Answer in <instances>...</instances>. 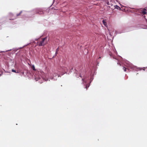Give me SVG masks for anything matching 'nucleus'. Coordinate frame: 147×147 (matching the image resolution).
Wrapping results in <instances>:
<instances>
[{"label": "nucleus", "mask_w": 147, "mask_h": 147, "mask_svg": "<svg viewBox=\"0 0 147 147\" xmlns=\"http://www.w3.org/2000/svg\"><path fill=\"white\" fill-rule=\"evenodd\" d=\"M41 77L45 81H47L48 80L47 75L45 74L43 71H37L35 74V80L37 81L40 79Z\"/></svg>", "instance_id": "f257e3e1"}, {"label": "nucleus", "mask_w": 147, "mask_h": 147, "mask_svg": "<svg viewBox=\"0 0 147 147\" xmlns=\"http://www.w3.org/2000/svg\"><path fill=\"white\" fill-rule=\"evenodd\" d=\"M47 37H45V38H40L38 39L37 40H38L37 42V45L40 46L45 45L47 42Z\"/></svg>", "instance_id": "f03ea898"}, {"label": "nucleus", "mask_w": 147, "mask_h": 147, "mask_svg": "<svg viewBox=\"0 0 147 147\" xmlns=\"http://www.w3.org/2000/svg\"><path fill=\"white\" fill-rule=\"evenodd\" d=\"M57 69H59L60 71H67V69L65 67H62L61 66L59 65L57 67Z\"/></svg>", "instance_id": "7ed1b4c3"}, {"label": "nucleus", "mask_w": 147, "mask_h": 147, "mask_svg": "<svg viewBox=\"0 0 147 147\" xmlns=\"http://www.w3.org/2000/svg\"><path fill=\"white\" fill-rule=\"evenodd\" d=\"M106 3L109 5V7H110L113 6V4L111 2H109L108 1H106Z\"/></svg>", "instance_id": "20e7f679"}, {"label": "nucleus", "mask_w": 147, "mask_h": 147, "mask_svg": "<svg viewBox=\"0 0 147 147\" xmlns=\"http://www.w3.org/2000/svg\"><path fill=\"white\" fill-rule=\"evenodd\" d=\"M28 65H30L32 69L33 70H34V71H36V69H35V68L34 67V65H32L30 64L29 63H28Z\"/></svg>", "instance_id": "39448f33"}, {"label": "nucleus", "mask_w": 147, "mask_h": 147, "mask_svg": "<svg viewBox=\"0 0 147 147\" xmlns=\"http://www.w3.org/2000/svg\"><path fill=\"white\" fill-rule=\"evenodd\" d=\"M102 22H103V24H104V25L106 27H107V23L106 22V20H103V21H102Z\"/></svg>", "instance_id": "423d86ee"}, {"label": "nucleus", "mask_w": 147, "mask_h": 147, "mask_svg": "<svg viewBox=\"0 0 147 147\" xmlns=\"http://www.w3.org/2000/svg\"><path fill=\"white\" fill-rule=\"evenodd\" d=\"M142 13L143 15L146 14V10L144 9L143 10H142Z\"/></svg>", "instance_id": "0eeeda50"}, {"label": "nucleus", "mask_w": 147, "mask_h": 147, "mask_svg": "<svg viewBox=\"0 0 147 147\" xmlns=\"http://www.w3.org/2000/svg\"><path fill=\"white\" fill-rule=\"evenodd\" d=\"M23 12H24V11H21V12H20L19 13L17 14V16H20L21 14Z\"/></svg>", "instance_id": "6e6552de"}, {"label": "nucleus", "mask_w": 147, "mask_h": 147, "mask_svg": "<svg viewBox=\"0 0 147 147\" xmlns=\"http://www.w3.org/2000/svg\"><path fill=\"white\" fill-rule=\"evenodd\" d=\"M38 13L40 14H43V11H40Z\"/></svg>", "instance_id": "1a4fd4ad"}, {"label": "nucleus", "mask_w": 147, "mask_h": 147, "mask_svg": "<svg viewBox=\"0 0 147 147\" xmlns=\"http://www.w3.org/2000/svg\"><path fill=\"white\" fill-rule=\"evenodd\" d=\"M89 85L88 84H87L86 85L85 88H86V89H87V88L89 87Z\"/></svg>", "instance_id": "9d476101"}, {"label": "nucleus", "mask_w": 147, "mask_h": 147, "mask_svg": "<svg viewBox=\"0 0 147 147\" xmlns=\"http://www.w3.org/2000/svg\"><path fill=\"white\" fill-rule=\"evenodd\" d=\"M123 70H124L125 71H126L127 69L125 67H123Z\"/></svg>", "instance_id": "9b49d317"}, {"label": "nucleus", "mask_w": 147, "mask_h": 147, "mask_svg": "<svg viewBox=\"0 0 147 147\" xmlns=\"http://www.w3.org/2000/svg\"><path fill=\"white\" fill-rule=\"evenodd\" d=\"M12 72H15V73H16V71L14 70L13 69H12Z\"/></svg>", "instance_id": "f8f14e48"}, {"label": "nucleus", "mask_w": 147, "mask_h": 147, "mask_svg": "<svg viewBox=\"0 0 147 147\" xmlns=\"http://www.w3.org/2000/svg\"><path fill=\"white\" fill-rule=\"evenodd\" d=\"M116 7H115V8H116L118 9V8H120L117 5H116Z\"/></svg>", "instance_id": "ddd939ff"}, {"label": "nucleus", "mask_w": 147, "mask_h": 147, "mask_svg": "<svg viewBox=\"0 0 147 147\" xmlns=\"http://www.w3.org/2000/svg\"><path fill=\"white\" fill-rule=\"evenodd\" d=\"M118 64H119V65H120V66L121 65V64L119 63L118 62Z\"/></svg>", "instance_id": "4468645a"}, {"label": "nucleus", "mask_w": 147, "mask_h": 147, "mask_svg": "<svg viewBox=\"0 0 147 147\" xmlns=\"http://www.w3.org/2000/svg\"><path fill=\"white\" fill-rule=\"evenodd\" d=\"M58 48H57V49H56V52H57V51H58Z\"/></svg>", "instance_id": "2eb2a0df"}, {"label": "nucleus", "mask_w": 147, "mask_h": 147, "mask_svg": "<svg viewBox=\"0 0 147 147\" xmlns=\"http://www.w3.org/2000/svg\"><path fill=\"white\" fill-rule=\"evenodd\" d=\"M26 73H28V71H26Z\"/></svg>", "instance_id": "dca6fc26"}, {"label": "nucleus", "mask_w": 147, "mask_h": 147, "mask_svg": "<svg viewBox=\"0 0 147 147\" xmlns=\"http://www.w3.org/2000/svg\"><path fill=\"white\" fill-rule=\"evenodd\" d=\"M144 69H144H144H143V70H144Z\"/></svg>", "instance_id": "f3484780"}, {"label": "nucleus", "mask_w": 147, "mask_h": 147, "mask_svg": "<svg viewBox=\"0 0 147 147\" xmlns=\"http://www.w3.org/2000/svg\"><path fill=\"white\" fill-rule=\"evenodd\" d=\"M22 74H24V72L22 73Z\"/></svg>", "instance_id": "a211bd4d"}, {"label": "nucleus", "mask_w": 147, "mask_h": 147, "mask_svg": "<svg viewBox=\"0 0 147 147\" xmlns=\"http://www.w3.org/2000/svg\"><path fill=\"white\" fill-rule=\"evenodd\" d=\"M82 80L83 81L84 79H82Z\"/></svg>", "instance_id": "6ab92c4d"}, {"label": "nucleus", "mask_w": 147, "mask_h": 147, "mask_svg": "<svg viewBox=\"0 0 147 147\" xmlns=\"http://www.w3.org/2000/svg\"><path fill=\"white\" fill-rule=\"evenodd\" d=\"M115 59H117H117L115 58Z\"/></svg>", "instance_id": "aec40b11"}, {"label": "nucleus", "mask_w": 147, "mask_h": 147, "mask_svg": "<svg viewBox=\"0 0 147 147\" xmlns=\"http://www.w3.org/2000/svg\"><path fill=\"white\" fill-rule=\"evenodd\" d=\"M115 59H117H117L115 58Z\"/></svg>", "instance_id": "412c9836"}, {"label": "nucleus", "mask_w": 147, "mask_h": 147, "mask_svg": "<svg viewBox=\"0 0 147 147\" xmlns=\"http://www.w3.org/2000/svg\"><path fill=\"white\" fill-rule=\"evenodd\" d=\"M1 76V74H0V76Z\"/></svg>", "instance_id": "4be33fe9"}]
</instances>
